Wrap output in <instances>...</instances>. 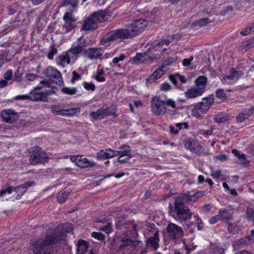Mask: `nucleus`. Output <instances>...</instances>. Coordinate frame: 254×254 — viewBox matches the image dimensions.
<instances>
[{"instance_id":"obj_1","label":"nucleus","mask_w":254,"mask_h":254,"mask_svg":"<svg viewBox=\"0 0 254 254\" xmlns=\"http://www.w3.org/2000/svg\"><path fill=\"white\" fill-rule=\"evenodd\" d=\"M57 242V232L49 230L45 237L39 239L33 243V251L35 254H51L53 245Z\"/></svg>"},{"instance_id":"obj_2","label":"nucleus","mask_w":254,"mask_h":254,"mask_svg":"<svg viewBox=\"0 0 254 254\" xmlns=\"http://www.w3.org/2000/svg\"><path fill=\"white\" fill-rule=\"evenodd\" d=\"M188 197L185 195L180 194L175 199L174 209L170 211L171 216L176 220L183 222L190 219L192 213L185 204L188 202Z\"/></svg>"},{"instance_id":"obj_3","label":"nucleus","mask_w":254,"mask_h":254,"mask_svg":"<svg viewBox=\"0 0 254 254\" xmlns=\"http://www.w3.org/2000/svg\"><path fill=\"white\" fill-rule=\"evenodd\" d=\"M131 38L127 27L126 28L118 29L112 30L107 33L101 40V44L105 46H110L111 42L119 40H124Z\"/></svg>"},{"instance_id":"obj_4","label":"nucleus","mask_w":254,"mask_h":254,"mask_svg":"<svg viewBox=\"0 0 254 254\" xmlns=\"http://www.w3.org/2000/svg\"><path fill=\"white\" fill-rule=\"evenodd\" d=\"M120 150L115 151L111 149L102 150L97 153L98 159H110L111 158L118 156L121 158L126 156L132 157L130 156V147L127 145H122L119 148Z\"/></svg>"},{"instance_id":"obj_5","label":"nucleus","mask_w":254,"mask_h":254,"mask_svg":"<svg viewBox=\"0 0 254 254\" xmlns=\"http://www.w3.org/2000/svg\"><path fill=\"white\" fill-rule=\"evenodd\" d=\"M106 16V13L105 11H98L94 12L84 21L81 30L88 31L95 29L96 23L105 21Z\"/></svg>"},{"instance_id":"obj_6","label":"nucleus","mask_w":254,"mask_h":254,"mask_svg":"<svg viewBox=\"0 0 254 254\" xmlns=\"http://www.w3.org/2000/svg\"><path fill=\"white\" fill-rule=\"evenodd\" d=\"M147 22L144 19L140 18L133 21L127 26L131 38L142 32L146 28Z\"/></svg>"},{"instance_id":"obj_7","label":"nucleus","mask_w":254,"mask_h":254,"mask_svg":"<svg viewBox=\"0 0 254 254\" xmlns=\"http://www.w3.org/2000/svg\"><path fill=\"white\" fill-rule=\"evenodd\" d=\"M166 237L176 242L184 235L183 229L176 224L170 223L166 227Z\"/></svg>"},{"instance_id":"obj_8","label":"nucleus","mask_w":254,"mask_h":254,"mask_svg":"<svg viewBox=\"0 0 254 254\" xmlns=\"http://www.w3.org/2000/svg\"><path fill=\"white\" fill-rule=\"evenodd\" d=\"M151 108L152 112L157 116H162L166 112L165 101L160 96H155L151 99Z\"/></svg>"},{"instance_id":"obj_9","label":"nucleus","mask_w":254,"mask_h":254,"mask_svg":"<svg viewBox=\"0 0 254 254\" xmlns=\"http://www.w3.org/2000/svg\"><path fill=\"white\" fill-rule=\"evenodd\" d=\"M86 46V39L84 37L81 36L73 42L71 47L68 50V54L77 57L84 52V48Z\"/></svg>"},{"instance_id":"obj_10","label":"nucleus","mask_w":254,"mask_h":254,"mask_svg":"<svg viewBox=\"0 0 254 254\" xmlns=\"http://www.w3.org/2000/svg\"><path fill=\"white\" fill-rule=\"evenodd\" d=\"M116 107L114 105L108 108L102 107L96 112H92L90 116L95 120H101L106 117L114 115L116 113Z\"/></svg>"},{"instance_id":"obj_11","label":"nucleus","mask_w":254,"mask_h":254,"mask_svg":"<svg viewBox=\"0 0 254 254\" xmlns=\"http://www.w3.org/2000/svg\"><path fill=\"white\" fill-rule=\"evenodd\" d=\"M147 230L149 232H152L153 236H150V234H146L149 237L147 240L146 246L148 248H151L154 250H156L159 247V233L157 230L154 227H148Z\"/></svg>"},{"instance_id":"obj_12","label":"nucleus","mask_w":254,"mask_h":254,"mask_svg":"<svg viewBox=\"0 0 254 254\" xmlns=\"http://www.w3.org/2000/svg\"><path fill=\"white\" fill-rule=\"evenodd\" d=\"M45 73L53 83L60 85L63 84L61 73L57 69L49 66L47 68Z\"/></svg>"},{"instance_id":"obj_13","label":"nucleus","mask_w":254,"mask_h":254,"mask_svg":"<svg viewBox=\"0 0 254 254\" xmlns=\"http://www.w3.org/2000/svg\"><path fill=\"white\" fill-rule=\"evenodd\" d=\"M29 156L31 159H49L51 155L47 153L41 147L34 146L28 150Z\"/></svg>"},{"instance_id":"obj_14","label":"nucleus","mask_w":254,"mask_h":254,"mask_svg":"<svg viewBox=\"0 0 254 254\" xmlns=\"http://www.w3.org/2000/svg\"><path fill=\"white\" fill-rule=\"evenodd\" d=\"M0 116L5 122L12 123L18 120L19 114L11 109H6L1 112Z\"/></svg>"},{"instance_id":"obj_15","label":"nucleus","mask_w":254,"mask_h":254,"mask_svg":"<svg viewBox=\"0 0 254 254\" xmlns=\"http://www.w3.org/2000/svg\"><path fill=\"white\" fill-rule=\"evenodd\" d=\"M33 184V182H27L24 184H22L19 185L17 187H12V191H14L15 194V198L16 199H19L21 198V197L27 191V189L32 186Z\"/></svg>"},{"instance_id":"obj_16","label":"nucleus","mask_w":254,"mask_h":254,"mask_svg":"<svg viewBox=\"0 0 254 254\" xmlns=\"http://www.w3.org/2000/svg\"><path fill=\"white\" fill-rule=\"evenodd\" d=\"M49 230H55L58 235V241H60L63 238L65 233L71 232L73 230V225L70 223H65L59 226L58 229H50Z\"/></svg>"},{"instance_id":"obj_17","label":"nucleus","mask_w":254,"mask_h":254,"mask_svg":"<svg viewBox=\"0 0 254 254\" xmlns=\"http://www.w3.org/2000/svg\"><path fill=\"white\" fill-rule=\"evenodd\" d=\"M242 75V73L232 68L229 71L228 75H224L222 77L223 81L228 84H231L236 82Z\"/></svg>"},{"instance_id":"obj_18","label":"nucleus","mask_w":254,"mask_h":254,"mask_svg":"<svg viewBox=\"0 0 254 254\" xmlns=\"http://www.w3.org/2000/svg\"><path fill=\"white\" fill-rule=\"evenodd\" d=\"M101 50L98 48H91L84 50L83 55L87 59L96 60L102 55Z\"/></svg>"},{"instance_id":"obj_19","label":"nucleus","mask_w":254,"mask_h":254,"mask_svg":"<svg viewBox=\"0 0 254 254\" xmlns=\"http://www.w3.org/2000/svg\"><path fill=\"white\" fill-rule=\"evenodd\" d=\"M185 147L195 153H199L203 151L202 147L194 140L188 139L185 142Z\"/></svg>"},{"instance_id":"obj_20","label":"nucleus","mask_w":254,"mask_h":254,"mask_svg":"<svg viewBox=\"0 0 254 254\" xmlns=\"http://www.w3.org/2000/svg\"><path fill=\"white\" fill-rule=\"evenodd\" d=\"M206 108L202 106L200 103H198L191 110V115L196 118H200L202 115L205 114L208 110Z\"/></svg>"},{"instance_id":"obj_21","label":"nucleus","mask_w":254,"mask_h":254,"mask_svg":"<svg viewBox=\"0 0 254 254\" xmlns=\"http://www.w3.org/2000/svg\"><path fill=\"white\" fill-rule=\"evenodd\" d=\"M71 161L77 167L82 169L95 166V163L93 160H71Z\"/></svg>"},{"instance_id":"obj_22","label":"nucleus","mask_w":254,"mask_h":254,"mask_svg":"<svg viewBox=\"0 0 254 254\" xmlns=\"http://www.w3.org/2000/svg\"><path fill=\"white\" fill-rule=\"evenodd\" d=\"M69 55L67 51L66 54L59 56L56 59L57 64L63 67L69 64L70 62Z\"/></svg>"},{"instance_id":"obj_23","label":"nucleus","mask_w":254,"mask_h":254,"mask_svg":"<svg viewBox=\"0 0 254 254\" xmlns=\"http://www.w3.org/2000/svg\"><path fill=\"white\" fill-rule=\"evenodd\" d=\"M252 244H253V241L251 239V237L247 236L234 242L233 246L237 248H241Z\"/></svg>"},{"instance_id":"obj_24","label":"nucleus","mask_w":254,"mask_h":254,"mask_svg":"<svg viewBox=\"0 0 254 254\" xmlns=\"http://www.w3.org/2000/svg\"><path fill=\"white\" fill-rule=\"evenodd\" d=\"M202 93L196 87H193L188 89L185 93V96L188 99H192L200 96Z\"/></svg>"},{"instance_id":"obj_25","label":"nucleus","mask_w":254,"mask_h":254,"mask_svg":"<svg viewBox=\"0 0 254 254\" xmlns=\"http://www.w3.org/2000/svg\"><path fill=\"white\" fill-rule=\"evenodd\" d=\"M214 19L210 17L200 18L192 23L194 27L200 28L206 25L208 23L213 22Z\"/></svg>"},{"instance_id":"obj_26","label":"nucleus","mask_w":254,"mask_h":254,"mask_svg":"<svg viewBox=\"0 0 254 254\" xmlns=\"http://www.w3.org/2000/svg\"><path fill=\"white\" fill-rule=\"evenodd\" d=\"M206 77L204 76H201L195 80V87L199 91H201V93H203L206 87Z\"/></svg>"},{"instance_id":"obj_27","label":"nucleus","mask_w":254,"mask_h":254,"mask_svg":"<svg viewBox=\"0 0 254 254\" xmlns=\"http://www.w3.org/2000/svg\"><path fill=\"white\" fill-rule=\"evenodd\" d=\"M88 243L84 240H79L77 244V254H84L88 248Z\"/></svg>"},{"instance_id":"obj_28","label":"nucleus","mask_w":254,"mask_h":254,"mask_svg":"<svg viewBox=\"0 0 254 254\" xmlns=\"http://www.w3.org/2000/svg\"><path fill=\"white\" fill-rule=\"evenodd\" d=\"M252 113L253 112L250 109L243 110L240 112L237 116V120L239 122L242 123L245 120L248 119Z\"/></svg>"},{"instance_id":"obj_29","label":"nucleus","mask_w":254,"mask_h":254,"mask_svg":"<svg viewBox=\"0 0 254 254\" xmlns=\"http://www.w3.org/2000/svg\"><path fill=\"white\" fill-rule=\"evenodd\" d=\"M146 55V53H137L135 56L131 59L130 62L131 64H137L139 63H145V57Z\"/></svg>"},{"instance_id":"obj_30","label":"nucleus","mask_w":254,"mask_h":254,"mask_svg":"<svg viewBox=\"0 0 254 254\" xmlns=\"http://www.w3.org/2000/svg\"><path fill=\"white\" fill-rule=\"evenodd\" d=\"M29 100L34 101H45V96L43 93H38L36 92H31L28 94Z\"/></svg>"},{"instance_id":"obj_31","label":"nucleus","mask_w":254,"mask_h":254,"mask_svg":"<svg viewBox=\"0 0 254 254\" xmlns=\"http://www.w3.org/2000/svg\"><path fill=\"white\" fill-rule=\"evenodd\" d=\"M214 98L213 95H210L202 99V101L200 102L202 106L206 107L207 110L214 103Z\"/></svg>"},{"instance_id":"obj_32","label":"nucleus","mask_w":254,"mask_h":254,"mask_svg":"<svg viewBox=\"0 0 254 254\" xmlns=\"http://www.w3.org/2000/svg\"><path fill=\"white\" fill-rule=\"evenodd\" d=\"M182 195H185L188 197V201H195L198 199L205 195V192L203 191H198L193 194V195H190L187 193H181Z\"/></svg>"},{"instance_id":"obj_33","label":"nucleus","mask_w":254,"mask_h":254,"mask_svg":"<svg viewBox=\"0 0 254 254\" xmlns=\"http://www.w3.org/2000/svg\"><path fill=\"white\" fill-rule=\"evenodd\" d=\"M169 78L172 82L176 85H177V82L178 81H180L181 84L185 83L186 82V78L179 74L171 75L169 77Z\"/></svg>"},{"instance_id":"obj_34","label":"nucleus","mask_w":254,"mask_h":254,"mask_svg":"<svg viewBox=\"0 0 254 254\" xmlns=\"http://www.w3.org/2000/svg\"><path fill=\"white\" fill-rule=\"evenodd\" d=\"M218 215L222 221H229L232 218V214L225 209H221L218 212Z\"/></svg>"},{"instance_id":"obj_35","label":"nucleus","mask_w":254,"mask_h":254,"mask_svg":"<svg viewBox=\"0 0 254 254\" xmlns=\"http://www.w3.org/2000/svg\"><path fill=\"white\" fill-rule=\"evenodd\" d=\"M170 43L169 40H163L158 43L153 49L154 51H165L166 48H163L164 45L168 46Z\"/></svg>"},{"instance_id":"obj_36","label":"nucleus","mask_w":254,"mask_h":254,"mask_svg":"<svg viewBox=\"0 0 254 254\" xmlns=\"http://www.w3.org/2000/svg\"><path fill=\"white\" fill-rule=\"evenodd\" d=\"M238 223V222H234L228 224L227 229L230 233L235 234L239 231L240 226Z\"/></svg>"},{"instance_id":"obj_37","label":"nucleus","mask_w":254,"mask_h":254,"mask_svg":"<svg viewBox=\"0 0 254 254\" xmlns=\"http://www.w3.org/2000/svg\"><path fill=\"white\" fill-rule=\"evenodd\" d=\"M75 109H70V110H60L57 107H54L52 108V112L53 113H56L57 115H71L74 113V111Z\"/></svg>"},{"instance_id":"obj_38","label":"nucleus","mask_w":254,"mask_h":254,"mask_svg":"<svg viewBox=\"0 0 254 254\" xmlns=\"http://www.w3.org/2000/svg\"><path fill=\"white\" fill-rule=\"evenodd\" d=\"M229 119V116L225 114H219L214 118V121L217 123H222L226 122Z\"/></svg>"},{"instance_id":"obj_39","label":"nucleus","mask_w":254,"mask_h":254,"mask_svg":"<svg viewBox=\"0 0 254 254\" xmlns=\"http://www.w3.org/2000/svg\"><path fill=\"white\" fill-rule=\"evenodd\" d=\"M164 67L165 66L162 65L155 70L151 75L152 78H153L155 80L160 78L164 74L165 72Z\"/></svg>"},{"instance_id":"obj_40","label":"nucleus","mask_w":254,"mask_h":254,"mask_svg":"<svg viewBox=\"0 0 254 254\" xmlns=\"http://www.w3.org/2000/svg\"><path fill=\"white\" fill-rule=\"evenodd\" d=\"M77 0H64L63 5L65 6H71V11H75L77 10Z\"/></svg>"},{"instance_id":"obj_41","label":"nucleus","mask_w":254,"mask_h":254,"mask_svg":"<svg viewBox=\"0 0 254 254\" xmlns=\"http://www.w3.org/2000/svg\"><path fill=\"white\" fill-rule=\"evenodd\" d=\"M69 191H64L59 192L57 195V199L60 203H64L68 197Z\"/></svg>"},{"instance_id":"obj_42","label":"nucleus","mask_w":254,"mask_h":254,"mask_svg":"<svg viewBox=\"0 0 254 254\" xmlns=\"http://www.w3.org/2000/svg\"><path fill=\"white\" fill-rule=\"evenodd\" d=\"M64 24L63 28H64L66 32H71L75 27V25L74 22L69 21L67 20H64Z\"/></svg>"},{"instance_id":"obj_43","label":"nucleus","mask_w":254,"mask_h":254,"mask_svg":"<svg viewBox=\"0 0 254 254\" xmlns=\"http://www.w3.org/2000/svg\"><path fill=\"white\" fill-rule=\"evenodd\" d=\"M242 46L246 51L254 47V37L249 40L243 42Z\"/></svg>"},{"instance_id":"obj_44","label":"nucleus","mask_w":254,"mask_h":254,"mask_svg":"<svg viewBox=\"0 0 254 254\" xmlns=\"http://www.w3.org/2000/svg\"><path fill=\"white\" fill-rule=\"evenodd\" d=\"M61 91L65 94L69 95H74L77 92V88L75 87H66L62 88Z\"/></svg>"},{"instance_id":"obj_45","label":"nucleus","mask_w":254,"mask_h":254,"mask_svg":"<svg viewBox=\"0 0 254 254\" xmlns=\"http://www.w3.org/2000/svg\"><path fill=\"white\" fill-rule=\"evenodd\" d=\"M216 97L220 100H224L227 99L226 94L222 89H217L215 92Z\"/></svg>"},{"instance_id":"obj_46","label":"nucleus","mask_w":254,"mask_h":254,"mask_svg":"<svg viewBox=\"0 0 254 254\" xmlns=\"http://www.w3.org/2000/svg\"><path fill=\"white\" fill-rule=\"evenodd\" d=\"M72 12L73 11L71 10L70 11H67L65 13L63 17V20L75 22L76 20V19L73 16Z\"/></svg>"},{"instance_id":"obj_47","label":"nucleus","mask_w":254,"mask_h":254,"mask_svg":"<svg viewBox=\"0 0 254 254\" xmlns=\"http://www.w3.org/2000/svg\"><path fill=\"white\" fill-rule=\"evenodd\" d=\"M246 216L248 219L254 223V210L248 208L246 210Z\"/></svg>"},{"instance_id":"obj_48","label":"nucleus","mask_w":254,"mask_h":254,"mask_svg":"<svg viewBox=\"0 0 254 254\" xmlns=\"http://www.w3.org/2000/svg\"><path fill=\"white\" fill-rule=\"evenodd\" d=\"M103 73L104 71L103 69H98L96 74L94 76V78L98 81L103 82L105 79V77L102 76Z\"/></svg>"},{"instance_id":"obj_49","label":"nucleus","mask_w":254,"mask_h":254,"mask_svg":"<svg viewBox=\"0 0 254 254\" xmlns=\"http://www.w3.org/2000/svg\"><path fill=\"white\" fill-rule=\"evenodd\" d=\"M57 53V48L54 45H52L50 47V51L48 54L47 57L50 60H52L53 59L54 56Z\"/></svg>"},{"instance_id":"obj_50","label":"nucleus","mask_w":254,"mask_h":254,"mask_svg":"<svg viewBox=\"0 0 254 254\" xmlns=\"http://www.w3.org/2000/svg\"><path fill=\"white\" fill-rule=\"evenodd\" d=\"M84 88L87 90L94 91L95 89V86L92 83L84 82L83 84Z\"/></svg>"},{"instance_id":"obj_51","label":"nucleus","mask_w":254,"mask_h":254,"mask_svg":"<svg viewBox=\"0 0 254 254\" xmlns=\"http://www.w3.org/2000/svg\"><path fill=\"white\" fill-rule=\"evenodd\" d=\"M91 235L93 238L98 240L102 241L105 239V236L101 232H94Z\"/></svg>"},{"instance_id":"obj_52","label":"nucleus","mask_w":254,"mask_h":254,"mask_svg":"<svg viewBox=\"0 0 254 254\" xmlns=\"http://www.w3.org/2000/svg\"><path fill=\"white\" fill-rule=\"evenodd\" d=\"M232 153L234 154L235 157H237L238 159H246V158L244 154L241 153L236 149H233L232 151Z\"/></svg>"},{"instance_id":"obj_53","label":"nucleus","mask_w":254,"mask_h":254,"mask_svg":"<svg viewBox=\"0 0 254 254\" xmlns=\"http://www.w3.org/2000/svg\"><path fill=\"white\" fill-rule=\"evenodd\" d=\"M160 54H156L148 57L147 58H145V64L152 63L154 60H157L159 57Z\"/></svg>"},{"instance_id":"obj_54","label":"nucleus","mask_w":254,"mask_h":254,"mask_svg":"<svg viewBox=\"0 0 254 254\" xmlns=\"http://www.w3.org/2000/svg\"><path fill=\"white\" fill-rule=\"evenodd\" d=\"M220 217H219L218 214L214 216L211 217L208 222L210 224H214L217 223L219 221H221Z\"/></svg>"},{"instance_id":"obj_55","label":"nucleus","mask_w":254,"mask_h":254,"mask_svg":"<svg viewBox=\"0 0 254 254\" xmlns=\"http://www.w3.org/2000/svg\"><path fill=\"white\" fill-rule=\"evenodd\" d=\"M112 226L111 224L109 223H107V224L103 227H100V230L103 231L105 232L106 233H109L112 231Z\"/></svg>"},{"instance_id":"obj_56","label":"nucleus","mask_w":254,"mask_h":254,"mask_svg":"<svg viewBox=\"0 0 254 254\" xmlns=\"http://www.w3.org/2000/svg\"><path fill=\"white\" fill-rule=\"evenodd\" d=\"M38 77V75L33 73H27L25 75V78L29 81H34Z\"/></svg>"},{"instance_id":"obj_57","label":"nucleus","mask_w":254,"mask_h":254,"mask_svg":"<svg viewBox=\"0 0 254 254\" xmlns=\"http://www.w3.org/2000/svg\"><path fill=\"white\" fill-rule=\"evenodd\" d=\"M165 101V105H167L168 106L171 107L172 108H176V104L175 101L171 99H166Z\"/></svg>"},{"instance_id":"obj_58","label":"nucleus","mask_w":254,"mask_h":254,"mask_svg":"<svg viewBox=\"0 0 254 254\" xmlns=\"http://www.w3.org/2000/svg\"><path fill=\"white\" fill-rule=\"evenodd\" d=\"M14 77L15 80L17 82H21L22 81V74L18 69L14 73Z\"/></svg>"},{"instance_id":"obj_59","label":"nucleus","mask_w":254,"mask_h":254,"mask_svg":"<svg viewBox=\"0 0 254 254\" xmlns=\"http://www.w3.org/2000/svg\"><path fill=\"white\" fill-rule=\"evenodd\" d=\"M212 208V206L210 204H206L201 207V212L202 213H206L209 211Z\"/></svg>"},{"instance_id":"obj_60","label":"nucleus","mask_w":254,"mask_h":254,"mask_svg":"<svg viewBox=\"0 0 254 254\" xmlns=\"http://www.w3.org/2000/svg\"><path fill=\"white\" fill-rule=\"evenodd\" d=\"M160 89L163 91L169 90L171 89V86L169 83L164 82L160 85Z\"/></svg>"},{"instance_id":"obj_61","label":"nucleus","mask_w":254,"mask_h":254,"mask_svg":"<svg viewBox=\"0 0 254 254\" xmlns=\"http://www.w3.org/2000/svg\"><path fill=\"white\" fill-rule=\"evenodd\" d=\"M12 191V188L11 187H8L5 190H3L0 191V196H2L6 193H11Z\"/></svg>"},{"instance_id":"obj_62","label":"nucleus","mask_w":254,"mask_h":254,"mask_svg":"<svg viewBox=\"0 0 254 254\" xmlns=\"http://www.w3.org/2000/svg\"><path fill=\"white\" fill-rule=\"evenodd\" d=\"M220 175H221V171H220V170H217V171L212 170L211 171V175L213 177V178L217 179L220 177Z\"/></svg>"},{"instance_id":"obj_63","label":"nucleus","mask_w":254,"mask_h":254,"mask_svg":"<svg viewBox=\"0 0 254 254\" xmlns=\"http://www.w3.org/2000/svg\"><path fill=\"white\" fill-rule=\"evenodd\" d=\"M12 75V71L11 69L8 70L4 74V77L6 80H10Z\"/></svg>"},{"instance_id":"obj_64","label":"nucleus","mask_w":254,"mask_h":254,"mask_svg":"<svg viewBox=\"0 0 254 254\" xmlns=\"http://www.w3.org/2000/svg\"><path fill=\"white\" fill-rule=\"evenodd\" d=\"M193 60V57L191 56L189 59H185L183 61V64L184 66H187L190 64L191 62Z\"/></svg>"}]
</instances>
